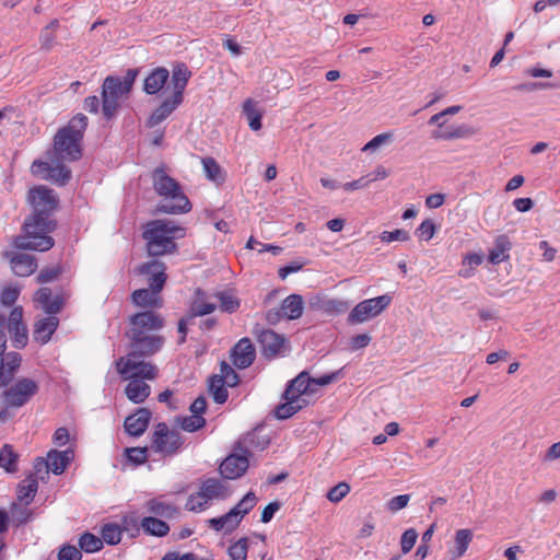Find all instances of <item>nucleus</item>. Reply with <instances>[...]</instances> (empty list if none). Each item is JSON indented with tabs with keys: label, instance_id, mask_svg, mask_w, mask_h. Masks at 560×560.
<instances>
[{
	"label": "nucleus",
	"instance_id": "58",
	"mask_svg": "<svg viewBox=\"0 0 560 560\" xmlns=\"http://www.w3.org/2000/svg\"><path fill=\"white\" fill-rule=\"evenodd\" d=\"M81 550L75 546L66 545L62 546L58 552V560H81Z\"/></svg>",
	"mask_w": 560,
	"mask_h": 560
},
{
	"label": "nucleus",
	"instance_id": "32",
	"mask_svg": "<svg viewBox=\"0 0 560 560\" xmlns=\"http://www.w3.org/2000/svg\"><path fill=\"white\" fill-rule=\"evenodd\" d=\"M474 131L465 126H452L447 129H439L432 132V138L435 140H453V139H460L468 136H471Z\"/></svg>",
	"mask_w": 560,
	"mask_h": 560
},
{
	"label": "nucleus",
	"instance_id": "1",
	"mask_svg": "<svg viewBox=\"0 0 560 560\" xmlns=\"http://www.w3.org/2000/svg\"><path fill=\"white\" fill-rule=\"evenodd\" d=\"M27 200L33 215L25 220L23 234L15 236L12 245L16 249L47 252L55 244L48 234L56 229V221L50 217L58 206V198L52 189L37 186L28 190Z\"/></svg>",
	"mask_w": 560,
	"mask_h": 560
},
{
	"label": "nucleus",
	"instance_id": "54",
	"mask_svg": "<svg viewBox=\"0 0 560 560\" xmlns=\"http://www.w3.org/2000/svg\"><path fill=\"white\" fill-rule=\"evenodd\" d=\"M418 538V533L415 528L406 529L400 538V547L402 553H408L415 546Z\"/></svg>",
	"mask_w": 560,
	"mask_h": 560
},
{
	"label": "nucleus",
	"instance_id": "40",
	"mask_svg": "<svg viewBox=\"0 0 560 560\" xmlns=\"http://www.w3.org/2000/svg\"><path fill=\"white\" fill-rule=\"evenodd\" d=\"M0 467L8 472H15L18 470V454L9 444H4L0 450Z\"/></svg>",
	"mask_w": 560,
	"mask_h": 560
},
{
	"label": "nucleus",
	"instance_id": "56",
	"mask_svg": "<svg viewBox=\"0 0 560 560\" xmlns=\"http://www.w3.org/2000/svg\"><path fill=\"white\" fill-rule=\"evenodd\" d=\"M380 238L384 243H392L395 241L406 242L409 240V233L402 229L394 231H384L381 233Z\"/></svg>",
	"mask_w": 560,
	"mask_h": 560
},
{
	"label": "nucleus",
	"instance_id": "31",
	"mask_svg": "<svg viewBox=\"0 0 560 560\" xmlns=\"http://www.w3.org/2000/svg\"><path fill=\"white\" fill-rule=\"evenodd\" d=\"M141 527L147 534L156 537H164L170 532L168 524L154 516L143 517L141 521Z\"/></svg>",
	"mask_w": 560,
	"mask_h": 560
},
{
	"label": "nucleus",
	"instance_id": "9",
	"mask_svg": "<svg viewBox=\"0 0 560 560\" xmlns=\"http://www.w3.org/2000/svg\"><path fill=\"white\" fill-rule=\"evenodd\" d=\"M191 77V71L184 62L176 63L172 69L171 85L173 93L156 107L147 120V126L153 128L168 118L183 103L184 92Z\"/></svg>",
	"mask_w": 560,
	"mask_h": 560
},
{
	"label": "nucleus",
	"instance_id": "47",
	"mask_svg": "<svg viewBox=\"0 0 560 560\" xmlns=\"http://www.w3.org/2000/svg\"><path fill=\"white\" fill-rule=\"evenodd\" d=\"M320 308L330 315H339L348 311L349 304L346 301L329 299L322 303Z\"/></svg>",
	"mask_w": 560,
	"mask_h": 560
},
{
	"label": "nucleus",
	"instance_id": "35",
	"mask_svg": "<svg viewBox=\"0 0 560 560\" xmlns=\"http://www.w3.org/2000/svg\"><path fill=\"white\" fill-rule=\"evenodd\" d=\"M243 113L245 114L252 130L257 131L261 128L262 113L257 108V103L248 98L243 104Z\"/></svg>",
	"mask_w": 560,
	"mask_h": 560
},
{
	"label": "nucleus",
	"instance_id": "27",
	"mask_svg": "<svg viewBox=\"0 0 560 560\" xmlns=\"http://www.w3.org/2000/svg\"><path fill=\"white\" fill-rule=\"evenodd\" d=\"M511 242L508 236L500 235L494 241V246L489 250L488 259L491 264L498 265L510 258Z\"/></svg>",
	"mask_w": 560,
	"mask_h": 560
},
{
	"label": "nucleus",
	"instance_id": "53",
	"mask_svg": "<svg viewBox=\"0 0 560 560\" xmlns=\"http://www.w3.org/2000/svg\"><path fill=\"white\" fill-rule=\"evenodd\" d=\"M128 459L136 464H144L148 459V447H128L125 450Z\"/></svg>",
	"mask_w": 560,
	"mask_h": 560
},
{
	"label": "nucleus",
	"instance_id": "25",
	"mask_svg": "<svg viewBox=\"0 0 560 560\" xmlns=\"http://www.w3.org/2000/svg\"><path fill=\"white\" fill-rule=\"evenodd\" d=\"M22 358L18 352H10L0 361V387H5L13 380L21 365Z\"/></svg>",
	"mask_w": 560,
	"mask_h": 560
},
{
	"label": "nucleus",
	"instance_id": "39",
	"mask_svg": "<svg viewBox=\"0 0 560 560\" xmlns=\"http://www.w3.org/2000/svg\"><path fill=\"white\" fill-rule=\"evenodd\" d=\"M176 423L186 432H196L206 425V419L201 415H189L176 418Z\"/></svg>",
	"mask_w": 560,
	"mask_h": 560
},
{
	"label": "nucleus",
	"instance_id": "59",
	"mask_svg": "<svg viewBox=\"0 0 560 560\" xmlns=\"http://www.w3.org/2000/svg\"><path fill=\"white\" fill-rule=\"evenodd\" d=\"M420 240L430 241L435 233V225L431 220H424L416 231Z\"/></svg>",
	"mask_w": 560,
	"mask_h": 560
},
{
	"label": "nucleus",
	"instance_id": "46",
	"mask_svg": "<svg viewBox=\"0 0 560 560\" xmlns=\"http://www.w3.org/2000/svg\"><path fill=\"white\" fill-rule=\"evenodd\" d=\"M248 552V539L246 537L240 538L237 541L232 544L228 553L231 560H246Z\"/></svg>",
	"mask_w": 560,
	"mask_h": 560
},
{
	"label": "nucleus",
	"instance_id": "20",
	"mask_svg": "<svg viewBox=\"0 0 560 560\" xmlns=\"http://www.w3.org/2000/svg\"><path fill=\"white\" fill-rule=\"evenodd\" d=\"M151 411L148 408H139L137 411L125 419L124 427L131 436L142 435L149 427Z\"/></svg>",
	"mask_w": 560,
	"mask_h": 560
},
{
	"label": "nucleus",
	"instance_id": "12",
	"mask_svg": "<svg viewBox=\"0 0 560 560\" xmlns=\"http://www.w3.org/2000/svg\"><path fill=\"white\" fill-rule=\"evenodd\" d=\"M150 448L164 457H171L184 445V439L179 432L171 430L166 423L160 422L151 434Z\"/></svg>",
	"mask_w": 560,
	"mask_h": 560
},
{
	"label": "nucleus",
	"instance_id": "7",
	"mask_svg": "<svg viewBox=\"0 0 560 560\" xmlns=\"http://www.w3.org/2000/svg\"><path fill=\"white\" fill-rule=\"evenodd\" d=\"M88 127V118L78 114L54 138V152L58 159L77 161L82 155L81 141Z\"/></svg>",
	"mask_w": 560,
	"mask_h": 560
},
{
	"label": "nucleus",
	"instance_id": "23",
	"mask_svg": "<svg viewBox=\"0 0 560 560\" xmlns=\"http://www.w3.org/2000/svg\"><path fill=\"white\" fill-rule=\"evenodd\" d=\"M170 79V71L164 67L153 69L144 79L143 91L149 95L161 92Z\"/></svg>",
	"mask_w": 560,
	"mask_h": 560
},
{
	"label": "nucleus",
	"instance_id": "30",
	"mask_svg": "<svg viewBox=\"0 0 560 560\" xmlns=\"http://www.w3.org/2000/svg\"><path fill=\"white\" fill-rule=\"evenodd\" d=\"M236 513L231 510L220 516L208 520L209 527L215 532L224 530L225 533L233 532L241 523L238 518L235 516Z\"/></svg>",
	"mask_w": 560,
	"mask_h": 560
},
{
	"label": "nucleus",
	"instance_id": "51",
	"mask_svg": "<svg viewBox=\"0 0 560 560\" xmlns=\"http://www.w3.org/2000/svg\"><path fill=\"white\" fill-rule=\"evenodd\" d=\"M49 464H47L46 459L43 457H37L34 460L33 472L28 476H34L37 479V482L39 480L45 481L49 476Z\"/></svg>",
	"mask_w": 560,
	"mask_h": 560
},
{
	"label": "nucleus",
	"instance_id": "33",
	"mask_svg": "<svg viewBox=\"0 0 560 560\" xmlns=\"http://www.w3.org/2000/svg\"><path fill=\"white\" fill-rule=\"evenodd\" d=\"M46 462L49 464V468L55 475H60L65 471L70 462L69 452H58L56 450H50L47 453Z\"/></svg>",
	"mask_w": 560,
	"mask_h": 560
},
{
	"label": "nucleus",
	"instance_id": "43",
	"mask_svg": "<svg viewBox=\"0 0 560 560\" xmlns=\"http://www.w3.org/2000/svg\"><path fill=\"white\" fill-rule=\"evenodd\" d=\"M256 502L257 498L255 493L249 491L234 508L231 509V511L236 513L235 516L238 518V521H242L243 517L254 509Z\"/></svg>",
	"mask_w": 560,
	"mask_h": 560
},
{
	"label": "nucleus",
	"instance_id": "44",
	"mask_svg": "<svg viewBox=\"0 0 560 560\" xmlns=\"http://www.w3.org/2000/svg\"><path fill=\"white\" fill-rule=\"evenodd\" d=\"M79 547L80 550L84 552L92 553L101 550L103 548V540L94 534L84 533L79 538Z\"/></svg>",
	"mask_w": 560,
	"mask_h": 560
},
{
	"label": "nucleus",
	"instance_id": "64",
	"mask_svg": "<svg viewBox=\"0 0 560 560\" xmlns=\"http://www.w3.org/2000/svg\"><path fill=\"white\" fill-rule=\"evenodd\" d=\"M560 459V441L553 443L545 453V462H553Z\"/></svg>",
	"mask_w": 560,
	"mask_h": 560
},
{
	"label": "nucleus",
	"instance_id": "50",
	"mask_svg": "<svg viewBox=\"0 0 560 560\" xmlns=\"http://www.w3.org/2000/svg\"><path fill=\"white\" fill-rule=\"evenodd\" d=\"M208 505L209 501L205 499L199 491H197L189 495L185 506L188 511L200 512L206 510Z\"/></svg>",
	"mask_w": 560,
	"mask_h": 560
},
{
	"label": "nucleus",
	"instance_id": "28",
	"mask_svg": "<svg viewBox=\"0 0 560 560\" xmlns=\"http://www.w3.org/2000/svg\"><path fill=\"white\" fill-rule=\"evenodd\" d=\"M38 491V482L34 476H26L18 486V500L28 505L35 498Z\"/></svg>",
	"mask_w": 560,
	"mask_h": 560
},
{
	"label": "nucleus",
	"instance_id": "60",
	"mask_svg": "<svg viewBox=\"0 0 560 560\" xmlns=\"http://www.w3.org/2000/svg\"><path fill=\"white\" fill-rule=\"evenodd\" d=\"M409 500V494L396 495L387 502V508L390 512H398L408 505Z\"/></svg>",
	"mask_w": 560,
	"mask_h": 560
},
{
	"label": "nucleus",
	"instance_id": "3",
	"mask_svg": "<svg viewBox=\"0 0 560 560\" xmlns=\"http://www.w3.org/2000/svg\"><path fill=\"white\" fill-rule=\"evenodd\" d=\"M151 177L154 191L162 198L156 206L158 212L183 214L191 210V203L180 184L166 174L163 167L155 168Z\"/></svg>",
	"mask_w": 560,
	"mask_h": 560
},
{
	"label": "nucleus",
	"instance_id": "63",
	"mask_svg": "<svg viewBox=\"0 0 560 560\" xmlns=\"http://www.w3.org/2000/svg\"><path fill=\"white\" fill-rule=\"evenodd\" d=\"M279 508L280 505L278 502H270L262 510L260 521L262 523H269L272 520L275 513L279 510Z\"/></svg>",
	"mask_w": 560,
	"mask_h": 560
},
{
	"label": "nucleus",
	"instance_id": "13",
	"mask_svg": "<svg viewBox=\"0 0 560 560\" xmlns=\"http://www.w3.org/2000/svg\"><path fill=\"white\" fill-rule=\"evenodd\" d=\"M390 303L392 296L389 294L366 299L352 308L348 315V323L362 324L368 322L384 312Z\"/></svg>",
	"mask_w": 560,
	"mask_h": 560
},
{
	"label": "nucleus",
	"instance_id": "17",
	"mask_svg": "<svg viewBox=\"0 0 560 560\" xmlns=\"http://www.w3.org/2000/svg\"><path fill=\"white\" fill-rule=\"evenodd\" d=\"M8 329L11 335L13 346L19 349L24 348L27 343V329L23 323L22 306H15L10 312Z\"/></svg>",
	"mask_w": 560,
	"mask_h": 560
},
{
	"label": "nucleus",
	"instance_id": "36",
	"mask_svg": "<svg viewBox=\"0 0 560 560\" xmlns=\"http://www.w3.org/2000/svg\"><path fill=\"white\" fill-rule=\"evenodd\" d=\"M59 27V21L57 19L50 21L39 34L40 48L48 51L50 50L57 37V30Z\"/></svg>",
	"mask_w": 560,
	"mask_h": 560
},
{
	"label": "nucleus",
	"instance_id": "37",
	"mask_svg": "<svg viewBox=\"0 0 560 560\" xmlns=\"http://www.w3.org/2000/svg\"><path fill=\"white\" fill-rule=\"evenodd\" d=\"M217 305L206 300V294L198 289L196 299L191 303L190 313L192 316H203L212 313Z\"/></svg>",
	"mask_w": 560,
	"mask_h": 560
},
{
	"label": "nucleus",
	"instance_id": "14",
	"mask_svg": "<svg viewBox=\"0 0 560 560\" xmlns=\"http://www.w3.org/2000/svg\"><path fill=\"white\" fill-rule=\"evenodd\" d=\"M257 342L261 347L262 354L268 359L283 355L288 349L284 336L277 334L271 329H265L256 325L253 330Z\"/></svg>",
	"mask_w": 560,
	"mask_h": 560
},
{
	"label": "nucleus",
	"instance_id": "16",
	"mask_svg": "<svg viewBox=\"0 0 560 560\" xmlns=\"http://www.w3.org/2000/svg\"><path fill=\"white\" fill-rule=\"evenodd\" d=\"M248 452L244 454H231L220 465V474L223 478L234 480L242 477L249 465Z\"/></svg>",
	"mask_w": 560,
	"mask_h": 560
},
{
	"label": "nucleus",
	"instance_id": "2",
	"mask_svg": "<svg viewBox=\"0 0 560 560\" xmlns=\"http://www.w3.org/2000/svg\"><path fill=\"white\" fill-rule=\"evenodd\" d=\"M339 372H332L319 377H311L306 371L301 372L291 380L282 395L284 402L278 405L273 411L275 417L285 420L305 408L310 404L319 386H326L338 378Z\"/></svg>",
	"mask_w": 560,
	"mask_h": 560
},
{
	"label": "nucleus",
	"instance_id": "11",
	"mask_svg": "<svg viewBox=\"0 0 560 560\" xmlns=\"http://www.w3.org/2000/svg\"><path fill=\"white\" fill-rule=\"evenodd\" d=\"M39 392V384L28 377H22L8 386L1 394L7 408H21L28 404Z\"/></svg>",
	"mask_w": 560,
	"mask_h": 560
},
{
	"label": "nucleus",
	"instance_id": "49",
	"mask_svg": "<svg viewBox=\"0 0 560 560\" xmlns=\"http://www.w3.org/2000/svg\"><path fill=\"white\" fill-rule=\"evenodd\" d=\"M215 376H218L220 380H224V383L229 387H234L238 383V375H237V373L234 371V369L231 365H229L224 361L221 362L220 374H215Z\"/></svg>",
	"mask_w": 560,
	"mask_h": 560
},
{
	"label": "nucleus",
	"instance_id": "34",
	"mask_svg": "<svg viewBox=\"0 0 560 560\" xmlns=\"http://www.w3.org/2000/svg\"><path fill=\"white\" fill-rule=\"evenodd\" d=\"M147 509L151 514L165 518H173L178 514L175 505L155 499L147 503Z\"/></svg>",
	"mask_w": 560,
	"mask_h": 560
},
{
	"label": "nucleus",
	"instance_id": "45",
	"mask_svg": "<svg viewBox=\"0 0 560 560\" xmlns=\"http://www.w3.org/2000/svg\"><path fill=\"white\" fill-rule=\"evenodd\" d=\"M220 301V308L226 313H234L240 308L241 301L230 291H223L217 294Z\"/></svg>",
	"mask_w": 560,
	"mask_h": 560
},
{
	"label": "nucleus",
	"instance_id": "29",
	"mask_svg": "<svg viewBox=\"0 0 560 560\" xmlns=\"http://www.w3.org/2000/svg\"><path fill=\"white\" fill-rule=\"evenodd\" d=\"M303 298L299 294H291L281 304V311L288 319H298L303 314Z\"/></svg>",
	"mask_w": 560,
	"mask_h": 560
},
{
	"label": "nucleus",
	"instance_id": "15",
	"mask_svg": "<svg viewBox=\"0 0 560 560\" xmlns=\"http://www.w3.org/2000/svg\"><path fill=\"white\" fill-rule=\"evenodd\" d=\"M31 173L59 186L66 185L71 178V171L66 165L58 163L52 166L50 163L42 160H35L32 163Z\"/></svg>",
	"mask_w": 560,
	"mask_h": 560
},
{
	"label": "nucleus",
	"instance_id": "57",
	"mask_svg": "<svg viewBox=\"0 0 560 560\" xmlns=\"http://www.w3.org/2000/svg\"><path fill=\"white\" fill-rule=\"evenodd\" d=\"M393 138V132H384L375 136L372 140H370L362 149V151H375L382 144L390 142Z\"/></svg>",
	"mask_w": 560,
	"mask_h": 560
},
{
	"label": "nucleus",
	"instance_id": "55",
	"mask_svg": "<svg viewBox=\"0 0 560 560\" xmlns=\"http://www.w3.org/2000/svg\"><path fill=\"white\" fill-rule=\"evenodd\" d=\"M20 290L16 287L9 285L4 287L0 291V303L4 306L13 305L19 299Z\"/></svg>",
	"mask_w": 560,
	"mask_h": 560
},
{
	"label": "nucleus",
	"instance_id": "42",
	"mask_svg": "<svg viewBox=\"0 0 560 560\" xmlns=\"http://www.w3.org/2000/svg\"><path fill=\"white\" fill-rule=\"evenodd\" d=\"M201 163L208 179L215 183H222L224 180L222 168L213 158H202Z\"/></svg>",
	"mask_w": 560,
	"mask_h": 560
},
{
	"label": "nucleus",
	"instance_id": "62",
	"mask_svg": "<svg viewBox=\"0 0 560 560\" xmlns=\"http://www.w3.org/2000/svg\"><path fill=\"white\" fill-rule=\"evenodd\" d=\"M369 185H370V180H368V176H362L359 179H355V180H352V182L343 184L342 188L346 191H354V190H359V189L365 188Z\"/></svg>",
	"mask_w": 560,
	"mask_h": 560
},
{
	"label": "nucleus",
	"instance_id": "41",
	"mask_svg": "<svg viewBox=\"0 0 560 560\" xmlns=\"http://www.w3.org/2000/svg\"><path fill=\"white\" fill-rule=\"evenodd\" d=\"M471 540L472 532L470 529H458L455 534V551L453 553V559H457L464 556Z\"/></svg>",
	"mask_w": 560,
	"mask_h": 560
},
{
	"label": "nucleus",
	"instance_id": "5",
	"mask_svg": "<svg viewBox=\"0 0 560 560\" xmlns=\"http://www.w3.org/2000/svg\"><path fill=\"white\" fill-rule=\"evenodd\" d=\"M186 235V229L172 220H152L149 221L142 232V237L147 242V250L150 256H162L176 252L175 240L183 238Z\"/></svg>",
	"mask_w": 560,
	"mask_h": 560
},
{
	"label": "nucleus",
	"instance_id": "10",
	"mask_svg": "<svg viewBox=\"0 0 560 560\" xmlns=\"http://www.w3.org/2000/svg\"><path fill=\"white\" fill-rule=\"evenodd\" d=\"M137 75V69H128L124 78L115 75L105 78L102 85V109L107 119L115 116L120 102L128 97Z\"/></svg>",
	"mask_w": 560,
	"mask_h": 560
},
{
	"label": "nucleus",
	"instance_id": "18",
	"mask_svg": "<svg viewBox=\"0 0 560 560\" xmlns=\"http://www.w3.org/2000/svg\"><path fill=\"white\" fill-rule=\"evenodd\" d=\"M256 358V350L249 338L240 339L231 350V360L237 369L250 366Z\"/></svg>",
	"mask_w": 560,
	"mask_h": 560
},
{
	"label": "nucleus",
	"instance_id": "52",
	"mask_svg": "<svg viewBox=\"0 0 560 560\" xmlns=\"http://www.w3.org/2000/svg\"><path fill=\"white\" fill-rule=\"evenodd\" d=\"M350 492V486L341 481L327 492V499L332 503L340 502Z\"/></svg>",
	"mask_w": 560,
	"mask_h": 560
},
{
	"label": "nucleus",
	"instance_id": "48",
	"mask_svg": "<svg viewBox=\"0 0 560 560\" xmlns=\"http://www.w3.org/2000/svg\"><path fill=\"white\" fill-rule=\"evenodd\" d=\"M102 540L108 545H116L121 539L120 527L116 524H106L102 528Z\"/></svg>",
	"mask_w": 560,
	"mask_h": 560
},
{
	"label": "nucleus",
	"instance_id": "19",
	"mask_svg": "<svg viewBox=\"0 0 560 560\" xmlns=\"http://www.w3.org/2000/svg\"><path fill=\"white\" fill-rule=\"evenodd\" d=\"M4 257L9 259L10 267L13 273L18 277H28L37 268L36 259L32 255L7 252Z\"/></svg>",
	"mask_w": 560,
	"mask_h": 560
},
{
	"label": "nucleus",
	"instance_id": "8",
	"mask_svg": "<svg viewBox=\"0 0 560 560\" xmlns=\"http://www.w3.org/2000/svg\"><path fill=\"white\" fill-rule=\"evenodd\" d=\"M166 267L164 262L152 259L139 266L138 272L148 277L150 289H138L132 292L131 300L135 305L140 307H160L162 299L159 293L162 291L166 281Z\"/></svg>",
	"mask_w": 560,
	"mask_h": 560
},
{
	"label": "nucleus",
	"instance_id": "26",
	"mask_svg": "<svg viewBox=\"0 0 560 560\" xmlns=\"http://www.w3.org/2000/svg\"><path fill=\"white\" fill-rule=\"evenodd\" d=\"M199 492L209 502L215 499H225L229 495L228 487L217 478H209L203 481Z\"/></svg>",
	"mask_w": 560,
	"mask_h": 560
},
{
	"label": "nucleus",
	"instance_id": "6",
	"mask_svg": "<svg viewBox=\"0 0 560 560\" xmlns=\"http://www.w3.org/2000/svg\"><path fill=\"white\" fill-rule=\"evenodd\" d=\"M159 351H149L145 347H131L130 351L115 361V368L121 380L138 378L153 381L159 376V368L150 360Z\"/></svg>",
	"mask_w": 560,
	"mask_h": 560
},
{
	"label": "nucleus",
	"instance_id": "22",
	"mask_svg": "<svg viewBox=\"0 0 560 560\" xmlns=\"http://www.w3.org/2000/svg\"><path fill=\"white\" fill-rule=\"evenodd\" d=\"M58 326L59 318L56 315H49L38 319L34 325V340L42 345L47 343L57 330Z\"/></svg>",
	"mask_w": 560,
	"mask_h": 560
},
{
	"label": "nucleus",
	"instance_id": "24",
	"mask_svg": "<svg viewBox=\"0 0 560 560\" xmlns=\"http://www.w3.org/2000/svg\"><path fill=\"white\" fill-rule=\"evenodd\" d=\"M125 387L126 397L133 404H142L151 394L148 380L129 378Z\"/></svg>",
	"mask_w": 560,
	"mask_h": 560
},
{
	"label": "nucleus",
	"instance_id": "61",
	"mask_svg": "<svg viewBox=\"0 0 560 560\" xmlns=\"http://www.w3.org/2000/svg\"><path fill=\"white\" fill-rule=\"evenodd\" d=\"M59 267L44 268L38 273L36 280L38 283H47L55 280L60 273Z\"/></svg>",
	"mask_w": 560,
	"mask_h": 560
},
{
	"label": "nucleus",
	"instance_id": "4",
	"mask_svg": "<svg viewBox=\"0 0 560 560\" xmlns=\"http://www.w3.org/2000/svg\"><path fill=\"white\" fill-rule=\"evenodd\" d=\"M130 328L127 336L131 347H145L151 352L161 351L164 338L158 331L164 326L163 317L153 312H139L129 318Z\"/></svg>",
	"mask_w": 560,
	"mask_h": 560
},
{
	"label": "nucleus",
	"instance_id": "38",
	"mask_svg": "<svg viewBox=\"0 0 560 560\" xmlns=\"http://www.w3.org/2000/svg\"><path fill=\"white\" fill-rule=\"evenodd\" d=\"M224 380H220L213 375L209 380V393L217 404H224L228 400L229 394Z\"/></svg>",
	"mask_w": 560,
	"mask_h": 560
},
{
	"label": "nucleus",
	"instance_id": "21",
	"mask_svg": "<svg viewBox=\"0 0 560 560\" xmlns=\"http://www.w3.org/2000/svg\"><path fill=\"white\" fill-rule=\"evenodd\" d=\"M34 303L39 305L48 315H56L62 308L63 299L59 294L52 296L51 289L44 287L36 291Z\"/></svg>",
	"mask_w": 560,
	"mask_h": 560
}]
</instances>
